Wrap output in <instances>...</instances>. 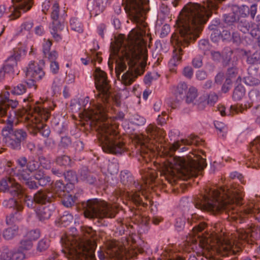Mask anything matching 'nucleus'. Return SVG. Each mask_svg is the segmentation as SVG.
Returning a JSON list of instances; mask_svg holds the SVG:
<instances>
[{"mask_svg": "<svg viewBox=\"0 0 260 260\" xmlns=\"http://www.w3.org/2000/svg\"><path fill=\"white\" fill-rule=\"evenodd\" d=\"M200 140V138L197 136L191 135L190 139H183L181 140V142L184 145H190L195 144L196 145H198L201 144Z\"/></svg>", "mask_w": 260, "mask_h": 260, "instance_id": "c03bdc74", "label": "nucleus"}, {"mask_svg": "<svg viewBox=\"0 0 260 260\" xmlns=\"http://www.w3.org/2000/svg\"><path fill=\"white\" fill-rule=\"evenodd\" d=\"M33 25L34 23L31 21L24 22L21 24L20 31L22 33L29 32Z\"/></svg>", "mask_w": 260, "mask_h": 260, "instance_id": "603ef678", "label": "nucleus"}, {"mask_svg": "<svg viewBox=\"0 0 260 260\" xmlns=\"http://www.w3.org/2000/svg\"><path fill=\"white\" fill-rule=\"evenodd\" d=\"M241 11L244 12V14L245 16H246L248 14L250 13L251 17L252 19H254L257 12L256 5L255 4L252 5L250 8L247 6H243L240 8V12Z\"/></svg>", "mask_w": 260, "mask_h": 260, "instance_id": "e433bc0d", "label": "nucleus"}, {"mask_svg": "<svg viewBox=\"0 0 260 260\" xmlns=\"http://www.w3.org/2000/svg\"><path fill=\"white\" fill-rule=\"evenodd\" d=\"M238 240L252 244L254 240L260 239V226L251 225L247 231L239 229L235 234Z\"/></svg>", "mask_w": 260, "mask_h": 260, "instance_id": "ddd939ff", "label": "nucleus"}, {"mask_svg": "<svg viewBox=\"0 0 260 260\" xmlns=\"http://www.w3.org/2000/svg\"><path fill=\"white\" fill-rule=\"evenodd\" d=\"M250 150L255 157L250 158L246 162L247 167L256 168L259 166L258 156H260V135L255 138L250 144Z\"/></svg>", "mask_w": 260, "mask_h": 260, "instance_id": "2eb2a0df", "label": "nucleus"}, {"mask_svg": "<svg viewBox=\"0 0 260 260\" xmlns=\"http://www.w3.org/2000/svg\"><path fill=\"white\" fill-rule=\"evenodd\" d=\"M70 24L73 30L79 32H82L81 24L77 19L72 18L70 20Z\"/></svg>", "mask_w": 260, "mask_h": 260, "instance_id": "3c124183", "label": "nucleus"}, {"mask_svg": "<svg viewBox=\"0 0 260 260\" xmlns=\"http://www.w3.org/2000/svg\"><path fill=\"white\" fill-rule=\"evenodd\" d=\"M79 179L89 184H93L96 181V176L88 168H82L78 174Z\"/></svg>", "mask_w": 260, "mask_h": 260, "instance_id": "aec40b11", "label": "nucleus"}, {"mask_svg": "<svg viewBox=\"0 0 260 260\" xmlns=\"http://www.w3.org/2000/svg\"><path fill=\"white\" fill-rule=\"evenodd\" d=\"M146 132L148 135L153 139L156 137H162L164 136V131L158 128L156 125L149 124L146 128Z\"/></svg>", "mask_w": 260, "mask_h": 260, "instance_id": "b1692460", "label": "nucleus"}, {"mask_svg": "<svg viewBox=\"0 0 260 260\" xmlns=\"http://www.w3.org/2000/svg\"><path fill=\"white\" fill-rule=\"evenodd\" d=\"M53 193L46 190H40L34 196V201L36 204H45L51 203L54 200Z\"/></svg>", "mask_w": 260, "mask_h": 260, "instance_id": "6ab92c4d", "label": "nucleus"}, {"mask_svg": "<svg viewBox=\"0 0 260 260\" xmlns=\"http://www.w3.org/2000/svg\"><path fill=\"white\" fill-rule=\"evenodd\" d=\"M145 32L132 30L128 35L127 44L121 41H116L111 44V54L116 59V72L118 78L120 73L126 69L128 70L121 76L122 83L130 85L138 76L142 75L145 71L147 59V50L146 43L142 38Z\"/></svg>", "mask_w": 260, "mask_h": 260, "instance_id": "f03ea898", "label": "nucleus"}, {"mask_svg": "<svg viewBox=\"0 0 260 260\" xmlns=\"http://www.w3.org/2000/svg\"><path fill=\"white\" fill-rule=\"evenodd\" d=\"M251 26L249 23L247 21L245 18L241 19L238 23V28L243 33L246 34L248 32Z\"/></svg>", "mask_w": 260, "mask_h": 260, "instance_id": "ea45409f", "label": "nucleus"}, {"mask_svg": "<svg viewBox=\"0 0 260 260\" xmlns=\"http://www.w3.org/2000/svg\"><path fill=\"white\" fill-rule=\"evenodd\" d=\"M93 76L95 85L99 93L98 103L94 109L84 110L82 118L96 128L99 138L103 144L104 151L113 154H121L126 150L125 143L117 135L116 126L111 124L106 115V105L111 101V86L106 73L96 68Z\"/></svg>", "mask_w": 260, "mask_h": 260, "instance_id": "f257e3e1", "label": "nucleus"}, {"mask_svg": "<svg viewBox=\"0 0 260 260\" xmlns=\"http://www.w3.org/2000/svg\"><path fill=\"white\" fill-rule=\"evenodd\" d=\"M65 179L69 182L74 184L78 182L79 177L73 171L70 170L63 174Z\"/></svg>", "mask_w": 260, "mask_h": 260, "instance_id": "4c0bfd02", "label": "nucleus"}, {"mask_svg": "<svg viewBox=\"0 0 260 260\" xmlns=\"http://www.w3.org/2000/svg\"><path fill=\"white\" fill-rule=\"evenodd\" d=\"M6 89L10 90V92L13 95H20L26 92L27 88L25 85L19 84L13 87L6 86Z\"/></svg>", "mask_w": 260, "mask_h": 260, "instance_id": "a878e982", "label": "nucleus"}, {"mask_svg": "<svg viewBox=\"0 0 260 260\" xmlns=\"http://www.w3.org/2000/svg\"><path fill=\"white\" fill-rule=\"evenodd\" d=\"M98 253L100 260L113 258L122 260L124 256L127 257L125 249L113 241H107L104 250L100 249Z\"/></svg>", "mask_w": 260, "mask_h": 260, "instance_id": "9b49d317", "label": "nucleus"}, {"mask_svg": "<svg viewBox=\"0 0 260 260\" xmlns=\"http://www.w3.org/2000/svg\"><path fill=\"white\" fill-rule=\"evenodd\" d=\"M72 144V141L70 137L68 136L62 137L59 143L58 147L63 148L67 149L69 148Z\"/></svg>", "mask_w": 260, "mask_h": 260, "instance_id": "09e8293b", "label": "nucleus"}, {"mask_svg": "<svg viewBox=\"0 0 260 260\" xmlns=\"http://www.w3.org/2000/svg\"><path fill=\"white\" fill-rule=\"evenodd\" d=\"M40 64L35 61H31L29 64L26 73L27 77L34 78V80H39L45 75V72L41 66L44 65L43 60L40 61Z\"/></svg>", "mask_w": 260, "mask_h": 260, "instance_id": "f3484780", "label": "nucleus"}, {"mask_svg": "<svg viewBox=\"0 0 260 260\" xmlns=\"http://www.w3.org/2000/svg\"><path fill=\"white\" fill-rule=\"evenodd\" d=\"M198 95V90L194 87H190L186 95L185 101L187 103H193Z\"/></svg>", "mask_w": 260, "mask_h": 260, "instance_id": "473e14b6", "label": "nucleus"}, {"mask_svg": "<svg viewBox=\"0 0 260 260\" xmlns=\"http://www.w3.org/2000/svg\"><path fill=\"white\" fill-rule=\"evenodd\" d=\"M61 198H62L61 200L62 204L67 207H72L76 202V196H73L69 193H65V195Z\"/></svg>", "mask_w": 260, "mask_h": 260, "instance_id": "c756f323", "label": "nucleus"}, {"mask_svg": "<svg viewBox=\"0 0 260 260\" xmlns=\"http://www.w3.org/2000/svg\"><path fill=\"white\" fill-rule=\"evenodd\" d=\"M29 113L32 114V123L28 124L29 132L34 134L40 133L45 137H48L50 133L49 127L42 123L43 121H46L50 116L48 109L40 106H30Z\"/></svg>", "mask_w": 260, "mask_h": 260, "instance_id": "1a4fd4ad", "label": "nucleus"}, {"mask_svg": "<svg viewBox=\"0 0 260 260\" xmlns=\"http://www.w3.org/2000/svg\"><path fill=\"white\" fill-rule=\"evenodd\" d=\"M185 225V219L184 218H180L176 219L175 227L180 231L183 229Z\"/></svg>", "mask_w": 260, "mask_h": 260, "instance_id": "774afa93", "label": "nucleus"}, {"mask_svg": "<svg viewBox=\"0 0 260 260\" xmlns=\"http://www.w3.org/2000/svg\"><path fill=\"white\" fill-rule=\"evenodd\" d=\"M59 6L58 4H54L52 8L51 18L53 22L58 21Z\"/></svg>", "mask_w": 260, "mask_h": 260, "instance_id": "5fc2aeb1", "label": "nucleus"}, {"mask_svg": "<svg viewBox=\"0 0 260 260\" xmlns=\"http://www.w3.org/2000/svg\"><path fill=\"white\" fill-rule=\"evenodd\" d=\"M243 191L241 187L236 185L221 187L219 189H206V194L194 199L195 207L202 210L212 211L214 213L225 211L229 217L236 222L242 223L245 215L254 214L255 219L260 222V210L257 206L245 209V213L238 212L236 206L242 204Z\"/></svg>", "mask_w": 260, "mask_h": 260, "instance_id": "7ed1b4c3", "label": "nucleus"}, {"mask_svg": "<svg viewBox=\"0 0 260 260\" xmlns=\"http://www.w3.org/2000/svg\"><path fill=\"white\" fill-rule=\"evenodd\" d=\"M150 138L144 135H141L138 136L137 143L140 145V150L143 154H148L149 152H153L154 149L149 147L147 143L149 142Z\"/></svg>", "mask_w": 260, "mask_h": 260, "instance_id": "4be33fe9", "label": "nucleus"}, {"mask_svg": "<svg viewBox=\"0 0 260 260\" xmlns=\"http://www.w3.org/2000/svg\"><path fill=\"white\" fill-rule=\"evenodd\" d=\"M224 21L225 23L231 24L239 20L238 14L235 12H231L224 16Z\"/></svg>", "mask_w": 260, "mask_h": 260, "instance_id": "37998d69", "label": "nucleus"}, {"mask_svg": "<svg viewBox=\"0 0 260 260\" xmlns=\"http://www.w3.org/2000/svg\"><path fill=\"white\" fill-rule=\"evenodd\" d=\"M20 54L15 50L6 60V63L3 67V69L6 73L13 72L14 67L17 66V60L19 59Z\"/></svg>", "mask_w": 260, "mask_h": 260, "instance_id": "412c9836", "label": "nucleus"}, {"mask_svg": "<svg viewBox=\"0 0 260 260\" xmlns=\"http://www.w3.org/2000/svg\"><path fill=\"white\" fill-rule=\"evenodd\" d=\"M47 58L50 62L55 61L58 57V53L55 50H53L46 53V55H44Z\"/></svg>", "mask_w": 260, "mask_h": 260, "instance_id": "bf43d9fd", "label": "nucleus"}, {"mask_svg": "<svg viewBox=\"0 0 260 260\" xmlns=\"http://www.w3.org/2000/svg\"><path fill=\"white\" fill-rule=\"evenodd\" d=\"M37 182L38 185L42 186H45L49 184L51 181L50 177L48 176H45L39 179Z\"/></svg>", "mask_w": 260, "mask_h": 260, "instance_id": "052dcab7", "label": "nucleus"}, {"mask_svg": "<svg viewBox=\"0 0 260 260\" xmlns=\"http://www.w3.org/2000/svg\"><path fill=\"white\" fill-rule=\"evenodd\" d=\"M157 176V173L155 170L149 169L143 177L145 178V179H144V184H141L134 181L133 177L129 172L122 171L120 174V180L124 185L129 186L133 185L135 187V191L131 195V200L137 205H142L143 206H145L147 204L143 202L141 194L146 198H147L144 194L146 187L147 184L149 185L154 182Z\"/></svg>", "mask_w": 260, "mask_h": 260, "instance_id": "423d86ee", "label": "nucleus"}, {"mask_svg": "<svg viewBox=\"0 0 260 260\" xmlns=\"http://www.w3.org/2000/svg\"><path fill=\"white\" fill-rule=\"evenodd\" d=\"M219 243L218 247L216 248V250L217 253L223 256L235 254L241 250V248L234 247L231 242L228 241L223 243L219 241Z\"/></svg>", "mask_w": 260, "mask_h": 260, "instance_id": "a211bd4d", "label": "nucleus"}, {"mask_svg": "<svg viewBox=\"0 0 260 260\" xmlns=\"http://www.w3.org/2000/svg\"><path fill=\"white\" fill-rule=\"evenodd\" d=\"M40 236V231L39 230H34L28 232L25 237L32 242V241L37 240Z\"/></svg>", "mask_w": 260, "mask_h": 260, "instance_id": "de8ad7c7", "label": "nucleus"}, {"mask_svg": "<svg viewBox=\"0 0 260 260\" xmlns=\"http://www.w3.org/2000/svg\"><path fill=\"white\" fill-rule=\"evenodd\" d=\"M0 189L4 192L9 193L13 198H19L23 194L21 185L11 177H6L2 180Z\"/></svg>", "mask_w": 260, "mask_h": 260, "instance_id": "f8f14e48", "label": "nucleus"}, {"mask_svg": "<svg viewBox=\"0 0 260 260\" xmlns=\"http://www.w3.org/2000/svg\"><path fill=\"white\" fill-rule=\"evenodd\" d=\"M24 203L29 208L31 209H33L35 207V202L34 201V198L32 199L29 198V197L28 196H25L24 198Z\"/></svg>", "mask_w": 260, "mask_h": 260, "instance_id": "338daca9", "label": "nucleus"}, {"mask_svg": "<svg viewBox=\"0 0 260 260\" xmlns=\"http://www.w3.org/2000/svg\"><path fill=\"white\" fill-rule=\"evenodd\" d=\"M73 216L71 214L68 212H65V213L61 216L59 221V222L62 225V226L65 227L70 225L71 224L73 223Z\"/></svg>", "mask_w": 260, "mask_h": 260, "instance_id": "72a5a7b5", "label": "nucleus"}, {"mask_svg": "<svg viewBox=\"0 0 260 260\" xmlns=\"http://www.w3.org/2000/svg\"><path fill=\"white\" fill-rule=\"evenodd\" d=\"M25 258V254L19 248L13 250L12 260H23Z\"/></svg>", "mask_w": 260, "mask_h": 260, "instance_id": "8fccbe9b", "label": "nucleus"}, {"mask_svg": "<svg viewBox=\"0 0 260 260\" xmlns=\"http://www.w3.org/2000/svg\"><path fill=\"white\" fill-rule=\"evenodd\" d=\"M62 24L60 21L52 22L51 30L50 31L53 38L56 42L60 41L62 38L58 31L62 29Z\"/></svg>", "mask_w": 260, "mask_h": 260, "instance_id": "5701e85b", "label": "nucleus"}, {"mask_svg": "<svg viewBox=\"0 0 260 260\" xmlns=\"http://www.w3.org/2000/svg\"><path fill=\"white\" fill-rule=\"evenodd\" d=\"M183 98H179L176 96L175 99L170 100L168 102V104L170 105V107L173 109H175L178 108L183 100Z\"/></svg>", "mask_w": 260, "mask_h": 260, "instance_id": "4d7b16f0", "label": "nucleus"}, {"mask_svg": "<svg viewBox=\"0 0 260 260\" xmlns=\"http://www.w3.org/2000/svg\"><path fill=\"white\" fill-rule=\"evenodd\" d=\"M233 54L232 51L229 50H227L225 52H222V63L224 66H232V61L234 58H237V57H232Z\"/></svg>", "mask_w": 260, "mask_h": 260, "instance_id": "c9c22d12", "label": "nucleus"}, {"mask_svg": "<svg viewBox=\"0 0 260 260\" xmlns=\"http://www.w3.org/2000/svg\"><path fill=\"white\" fill-rule=\"evenodd\" d=\"M206 226V224L204 222H201L199 224L196 225L193 229L192 232L195 234L199 232H202Z\"/></svg>", "mask_w": 260, "mask_h": 260, "instance_id": "0e129e2a", "label": "nucleus"}, {"mask_svg": "<svg viewBox=\"0 0 260 260\" xmlns=\"http://www.w3.org/2000/svg\"><path fill=\"white\" fill-rule=\"evenodd\" d=\"M13 250L7 246H3L0 250V259L2 260H12Z\"/></svg>", "mask_w": 260, "mask_h": 260, "instance_id": "2f4dec72", "label": "nucleus"}, {"mask_svg": "<svg viewBox=\"0 0 260 260\" xmlns=\"http://www.w3.org/2000/svg\"><path fill=\"white\" fill-rule=\"evenodd\" d=\"M52 214V211L49 207H44L40 208L37 212V216L41 221L49 219Z\"/></svg>", "mask_w": 260, "mask_h": 260, "instance_id": "cd10ccee", "label": "nucleus"}, {"mask_svg": "<svg viewBox=\"0 0 260 260\" xmlns=\"http://www.w3.org/2000/svg\"><path fill=\"white\" fill-rule=\"evenodd\" d=\"M18 228L16 226L9 227L5 229L3 233V236L6 240H10L14 238L17 234Z\"/></svg>", "mask_w": 260, "mask_h": 260, "instance_id": "bb28decb", "label": "nucleus"}, {"mask_svg": "<svg viewBox=\"0 0 260 260\" xmlns=\"http://www.w3.org/2000/svg\"><path fill=\"white\" fill-rule=\"evenodd\" d=\"M84 230L85 241H78L72 236L61 238V251L68 260H96V245L89 239L94 235V231L91 228H86Z\"/></svg>", "mask_w": 260, "mask_h": 260, "instance_id": "39448f33", "label": "nucleus"}, {"mask_svg": "<svg viewBox=\"0 0 260 260\" xmlns=\"http://www.w3.org/2000/svg\"><path fill=\"white\" fill-rule=\"evenodd\" d=\"M84 215L90 219L113 218L118 212V206L97 199L89 200L84 206Z\"/></svg>", "mask_w": 260, "mask_h": 260, "instance_id": "6e6552de", "label": "nucleus"}, {"mask_svg": "<svg viewBox=\"0 0 260 260\" xmlns=\"http://www.w3.org/2000/svg\"><path fill=\"white\" fill-rule=\"evenodd\" d=\"M237 58H234L232 61V66L228 70V75L229 77L233 78L238 73V69L237 68Z\"/></svg>", "mask_w": 260, "mask_h": 260, "instance_id": "49530a36", "label": "nucleus"}, {"mask_svg": "<svg viewBox=\"0 0 260 260\" xmlns=\"http://www.w3.org/2000/svg\"><path fill=\"white\" fill-rule=\"evenodd\" d=\"M147 3V0H123L122 5L124 6L126 12L128 14L130 19L145 27L144 21L143 6Z\"/></svg>", "mask_w": 260, "mask_h": 260, "instance_id": "9d476101", "label": "nucleus"}, {"mask_svg": "<svg viewBox=\"0 0 260 260\" xmlns=\"http://www.w3.org/2000/svg\"><path fill=\"white\" fill-rule=\"evenodd\" d=\"M32 246V242L25 237L20 241L19 248L22 251H27L31 249Z\"/></svg>", "mask_w": 260, "mask_h": 260, "instance_id": "58836bf2", "label": "nucleus"}, {"mask_svg": "<svg viewBox=\"0 0 260 260\" xmlns=\"http://www.w3.org/2000/svg\"><path fill=\"white\" fill-rule=\"evenodd\" d=\"M50 243L47 239H42L40 240L37 246V251L41 252L46 250L49 247Z\"/></svg>", "mask_w": 260, "mask_h": 260, "instance_id": "a19ab883", "label": "nucleus"}, {"mask_svg": "<svg viewBox=\"0 0 260 260\" xmlns=\"http://www.w3.org/2000/svg\"><path fill=\"white\" fill-rule=\"evenodd\" d=\"M258 52H256L252 55L248 56L247 59V62L249 64H254L259 60Z\"/></svg>", "mask_w": 260, "mask_h": 260, "instance_id": "680f3d73", "label": "nucleus"}, {"mask_svg": "<svg viewBox=\"0 0 260 260\" xmlns=\"http://www.w3.org/2000/svg\"><path fill=\"white\" fill-rule=\"evenodd\" d=\"M217 100L218 96L216 94L214 93H210L208 95V98L207 99V104L210 106H213L214 104L217 102Z\"/></svg>", "mask_w": 260, "mask_h": 260, "instance_id": "e2e57ef3", "label": "nucleus"}, {"mask_svg": "<svg viewBox=\"0 0 260 260\" xmlns=\"http://www.w3.org/2000/svg\"><path fill=\"white\" fill-rule=\"evenodd\" d=\"M245 90L242 85L237 86L233 92V99L235 101H240L245 95Z\"/></svg>", "mask_w": 260, "mask_h": 260, "instance_id": "c85d7f7f", "label": "nucleus"}, {"mask_svg": "<svg viewBox=\"0 0 260 260\" xmlns=\"http://www.w3.org/2000/svg\"><path fill=\"white\" fill-rule=\"evenodd\" d=\"M71 161L70 157L66 155L59 156L56 158V162L60 166H69Z\"/></svg>", "mask_w": 260, "mask_h": 260, "instance_id": "a18cd8bd", "label": "nucleus"}, {"mask_svg": "<svg viewBox=\"0 0 260 260\" xmlns=\"http://www.w3.org/2000/svg\"><path fill=\"white\" fill-rule=\"evenodd\" d=\"M3 204L7 208H14V207L17 205V201L14 198H12L8 200H4Z\"/></svg>", "mask_w": 260, "mask_h": 260, "instance_id": "13d9d810", "label": "nucleus"}, {"mask_svg": "<svg viewBox=\"0 0 260 260\" xmlns=\"http://www.w3.org/2000/svg\"><path fill=\"white\" fill-rule=\"evenodd\" d=\"M10 92L5 91L0 94V116H3L7 113L8 108L15 109L18 105L17 100L9 99Z\"/></svg>", "mask_w": 260, "mask_h": 260, "instance_id": "dca6fc26", "label": "nucleus"}, {"mask_svg": "<svg viewBox=\"0 0 260 260\" xmlns=\"http://www.w3.org/2000/svg\"><path fill=\"white\" fill-rule=\"evenodd\" d=\"M17 166L12 169L13 175L22 182L27 187L31 190L38 188L37 182L32 180L30 174L39 169L40 165L38 161L33 158L27 159L22 156L16 160Z\"/></svg>", "mask_w": 260, "mask_h": 260, "instance_id": "0eeeda50", "label": "nucleus"}, {"mask_svg": "<svg viewBox=\"0 0 260 260\" xmlns=\"http://www.w3.org/2000/svg\"><path fill=\"white\" fill-rule=\"evenodd\" d=\"M66 187L64 184L60 181H57L53 187V191L59 197H62L65 195Z\"/></svg>", "mask_w": 260, "mask_h": 260, "instance_id": "7c9ffc66", "label": "nucleus"}, {"mask_svg": "<svg viewBox=\"0 0 260 260\" xmlns=\"http://www.w3.org/2000/svg\"><path fill=\"white\" fill-rule=\"evenodd\" d=\"M206 100L207 99L205 96H202L199 98L198 100L196 101L194 104L197 105L198 108L199 110H202L205 108L206 105L207 104Z\"/></svg>", "mask_w": 260, "mask_h": 260, "instance_id": "864d4df0", "label": "nucleus"}, {"mask_svg": "<svg viewBox=\"0 0 260 260\" xmlns=\"http://www.w3.org/2000/svg\"><path fill=\"white\" fill-rule=\"evenodd\" d=\"M168 163V166L164 165L161 173L172 184L175 182L178 177L187 178L201 175L207 166L206 159L194 153L186 157H173Z\"/></svg>", "mask_w": 260, "mask_h": 260, "instance_id": "20e7f679", "label": "nucleus"}, {"mask_svg": "<svg viewBox=\"0 0 260 260\" xmlns=\"http://www.w3.org/2000/svg\"><path fill=\"white\" fill-rule=\"evenodd\" d=\"M244 110V107L242 105H232L230 107V110L229 115H233L239 112L242 113Z\"/></svg>", "mask_w": 260, "mask_h": 260, "instance_id": "6e6d98bb", "label": "nucleus"}, {"mask_svg": "<svg viewBox=\"0 0 260 260\" xmlns=\"http://www.w3.org/2000/svg\"><path fill=\"white\" fill-rule=\"evenodd\" d=\"M187 85L185 82H180L176 86L174 87V92L176 96L184 98V94L187 90Z\"/></svg>", "mask_w": 260, "mask_h": 260, "instance_id": "393cba45", "label": "nucleus"}, {"mask_svg": "<svg viewBox=\"0 0 260 260\" xmlns=\"http://www.w3.org/2000/svg\"><path fill=\"white\" fill-rule=\"evenodd\" d=\"M244 81L246 84L250 86L257 85L260 82L259 79L252 76V74L250 73H248V75L244 78Z\"/></svg>", "mask_w": 260, "mask_h": 260, "instance_id": "79ce46f5", "label": "nucleus"}, {"mask_svg": "<svg viewBox=\"0 0 260 260\" xmlns=\"http://www.w3.org/2000/svg\"><path fill=\"white\" fill-rule=\"evenodd\" d=\"M13 134L21 144L26 141L28 136L26 132L23 129H13Z\"/></svg>", "mask_w": 260, "mask_h": 260, "instance_id": "f704fd0d", "label": "nucleus"}, {"mask_svg": "<svg viewBox=\"0 0 260 260\" xmlns=\"http://www.w3.org/2000/svg\"><path fill=\"white\" fill-rule=\"evenodd\" d=\"M15 4L10 15L11 19H15L20 17L22 12H25L31 8L32 0H12Z\"/></svg>", "mask_w": 260, "mask_h": 260, "instance_id": "4468645a", "label": "nucleus"}, {"mask_svg": "<svg viewBox=\"0 0 260 260\" xmlns=\"http://www.w3.org/2000/svg\"><path fill=\"white\" fill-rule=\"evenodd\" d=\"M52 41L48 39L47 40L43 45V51L44 55H46V53L50 51V48L52 46Z\"/></svg>", "mask_w": 260, "mask_h": 260, "instance_id": "69168bd1", "label": "nucleus"}]
</instances>
